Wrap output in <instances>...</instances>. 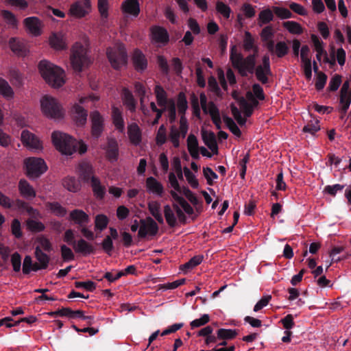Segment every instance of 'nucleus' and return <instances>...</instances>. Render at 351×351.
I'll use <instances>...</instances> for the list:
<instances>
[{
    "label": "nucleus",
    "mask_w": 351,
    "mask_h": 351,
    "mask_svg": "<svg viewBox=\"0 0 351 351\" xmlns=\"http://www.w3.org/2000/svg\"><path fill=\"white\" fill-rule=\"evenodd\" d=\"M51 140L55 147L64 155H72L77 150L82 154L87 150V147L84 143L79 142L72 136L59 131L52 133Z\"/></svg>",
    "instance_id": "1"
},
{
    "label": "nucleus",
    "mask_w": 351,
    "mask_h": 351,
    "mask_svg": "<svg viewBox=\"0 0 351 351\" xmlns=\"http://www.w3.org/2000/svg\"><path fill=\"white\" fill-rule=\"evenodd\" d=\"M39 71L47 84L53 87H60L64 84V72L60 67L43 60L38 64Z\"/></svg>",
    "instance_id": "2"
},
{
    "label": "nucleus",
    "mask_w": 351,
    "mask_h": 351,
    "mask_svg": "<svg viewBox=\"0 0 351 351\" xmlns=\"http://www.w3.org/2000/svg\"><path fill=\"white\" fill-rule=\"evenodd\" d=\"M106 56L110 65L115 70L120 69L128 63V53L123 45L108 47Z\"/></svg>",
    "instance_id": "3"
},
{
    "label": "nucleus",
    "mask_w": 351,
    "mask_h": 351,
    "mask_svg": "<svg viewBox=\"0 0 351 351\" xmlns=\"http://www.w3.org/2000/svg\"><path fill=\"white\" fill-rule=\"evenodd\" d=\"M43 114L51 119H61L64 117V110L56 99L45 95L40 100Z\"/></svg>",
    "instance_id": "4"
},
{
    "label": "nucleus",
    "mask_w": 351,
    "mask_h": 351,
    "mask_svg": "<svg viewBox=\"0 0 351 351\" xmlns=\"http://www.w3.org/2000/svg\"><path fill=\"white\" fill-rule=\"evenodd\" d=\"M70 59L72 67L76 72H81L84 67L90 63L85 48L78 43L73 45Z\"/></svg>",
    "instance_id": "5"
},
{
    "label": "nucleus",
    "mask_w": 351,
    "mask_h": 351,
    "mask_svg": "<svg viewBox=\"0 0 351 351\" xmlns=\"http://www.w3.org/2000/svg\"><path fill=\"white\" fill-rule=\"evenodd\" d=\"M27 175L29 178H37L47 170V166L41 158L30 157L25 160Z\"/></svg>",
    "instance_id": "6"
},
{
    "label": "nucleus",
    "mask_w": 351,
    "mask_h": 351,
    "mask_svg": "<svg viewBox=\"0 0 351 351\" xmlns=\"http://www.w3.org/2000/svg\"><path fill=\"white\" fill-rule=\"evenodd\" d=\"M311 38L314 45L315 49L317 51V60L320 61L322 56H324V62L328 63L330 67L334 66L336 64L335 48H331L330 58H329L326 51L323 47V42L315 34H312Z\"/></svg>",
    "instance_id": "7"
},
{
    "label": "nucleus",
    "mask_w": 351,
    "mask_h": 351,
    "mask_svg": "<svg viewBox=\"0 0 351 351\" xmlns=\"http://www.w3.org/2000/svg\"><path fill=\"white\" fill-rule=\"evenodd\" d=\"M90 0H77L73 2L69 10V14L76 19H82L91 11Z\"/></svg>",
    "instance_id": "8"
},
{
    "label": "nucleus",
    "mask_w": 351,
    "mask_h": 351,
    "mask_svg": "<svg viewBox=\"0 0 351 351\" xmlns=\"http://www.w3.org/2000/svg\"><path fill=\"white\" fill-rule=\"evenodd\" d=\"M262 64L255 67L254 72L257 80L263 84H266L269 82L268 75H271L270 67V60L268 55H264L262 58Z\"/></svg>",
    "instance_id": "9"
},
{
    "label": "nucleus",
    "mask_w": 351,
    "mask_h": 351,
    "mask_svg": "<svg viewBox=\"0 0 351 351\" xmlns=\"http://www.w3.org/2000/svg\"><path fill=\"white\" fill-rule=\"evenodd\" d=\"M152 40L155 43L166 45L169 41V34L167 30L161 26L154 25L150 28Z\"/></svg>",
    "instance_id": "10"
},
{
    "label": "nucleus",
    "mask_w": 351,
    "mask_h": 351,
    "mask_svg": "<svg viewBox=\"0 0 351 351\" xmlns=\"http://www.w3.org/2000/svg\"><path fill=\"white\" fill-rule=\"evenodd\" d=\"M300 58L304 64V73L306 78L310 80L312 77V62L310 55V48L308 45H303L301 48Z\"/></svg>",
    "instance_id": "11"
},
{
    "label": "nucleus",
    "mask_w": 351,
    "mask_h": 351,
    "mask_svg": "<svg viewBox=\"0 0 351 351\" xmlns=\"http://www.w3.org/2000/svg\"><path fill=\"white\" fill-rule=\"evenodd\" d=\"M106 151V157L111 162H116L119 157V145L117 140L108 138L106 145L103 147Z\"/></svg>",
    "instance_id": "12"
},
{
    "label": "nucleus",
    "mask_w": 351,
    "mask_h": 351,
    "mask_svg": "<svg viewBox=\"0 0 351 351\" xmlns=\"http://www.w3.org/2000/svg\"><path fill=\"white\" fill-rule=\"evenodd\" d=\"M110 235L106 236L104 239L100 243L103 250L109 256L111 255L114 250L113 240H116L119 237V233L115 228H109Z\"/></svg>",
    "instance_id": "13"
},
{
    "label": "nucleus",
    "mask_w": 351,
    "mask_h": 351,
    "mask_svg": "<svg viewBox=\"0 0 351 351\" xmlns=\"http://www.w3.org/2000/svg\"><path fill=\"white\" fill-rule=\"evenodd\" d=\"M92 121V135L95 138H99L104 130V119L97 111L93 112L90 114Z\"/></svg>",
    "instance_id": "14"
},
{
    "label": "nucleus",
    "mask_w": 351,
    "mask_h": 351,
    "mask_svg": "<svg viewBox=\"0 0 351 351\" xmlns=\"http://www.w3.org/2000/svg\"><path fill=\"white\" fill-rule=\"evenodd\" d=\"M121 99L123 105L132 113L136 110L137 101L134 97L132 93L128 88H123L121 90Z\"/></svg>",
    "instance_id": "15"
},
{
    "label": "nucleus",
    "mask_w": 351,
    "mask_h": 351,
    "mask_svg": "<svg viewBox=\"0 0 351 351\" xmlns=\"http://www.w3.org/2000/svg\"><path fill=\"white\" fill-rule=\"evenodd\" d=\"M9 46L10 49L18 56H26L29 51L25 42L17 38H11L9 40Z\"/></svg>",
    "instance_id": "16"
},
{
    "label": "nucleus",
    "mask_w": 351,
    "mask_h": 351,
    "mask_svg": "<svg viewBox=\"0 0 351 351\" xmlns=\"http://www.w3.org/2000/svg\"><path fill=\"white\" fill-rule=\"evenodd\" d=\"M21 141L23 145L33 149H40L41 143L40 140L28 130H23L21 132Z\"/></svg>",
    "instance_id": "17"
},
{
    "label": "nucleus",
    "mask_w": 351,
    "mask_h": 351,
    "mask_svg": "<svg viewBox=\"0 0 351 351\" xmlns=\"http://www.w3.org/2000/svg\"><path fill=\"white\" fill-rule=\"evenodd\" d=\"M69 219L80 228L86 226L90 221V217L84 210L75 209L69 214Z\"/></svg>",
    "instance_id": "18"
},
{
    "label": "nucleus",
    "mask_w": 351,
    "mask_h": 351,
    "mask_svg": "<svg viewBox=\"0 0 351 351\" xmlns=\"http://www.w3.org/2000/svg\"><path fill=\"white\" fill-rule=\"evenodd\" d=\"M202 137L204 144L214 154L218 153V145L215 134L212 131L202 130Z\"/></svg>",
    "instance_id": "19"
},
{
    "label": "nucleus",
    "mask_w": 351,
    "mask_h": 351,
    "mask_svg": "<svg viewBox=\"0 0 351 351\" xmlns=\"http://www.w3.org/2000/svg\"><path fill=\"white\" fill-rule=\"evenodd\" d=\"M18 188L21 195L27 199H32L36 195L34 189L25 179L19 180Z\"/></svg>",
    "instance_id": "20"
},
{
    "label": "nucleus",
    "mask_w": 351,
    "mask_h": 351,
    "mask_svg": "<svg viewBox=\"0 0 351 351\" xmlns=\"http://www.w3.org/2000/svg\"><path fill=\"white\" fill-rule=\"evenodd\" d=\"M230 59L232 62L233 67L237 69L239 73L242 77H246V74L242 68L244 58L241 53H238L235 51L234 47H233L230 50Z\"/></svg>",
    "instance_id": "21"
},
{
    "label": "nucleus",
    "mask_w": 351,
    "mask_h": 351,
    "mask_svg": "<svg viewBox=\"0 0 351 351\" xmlns=\"http://www.w3.org/2000/svg\"><path fill=\"white\" fill-rule=\"evenodd\" d=\"M132 62L137 71H143L147 66V60L145 55L138 49L134 51L132 55Z\"/></svg>",
    "instance_id": "22"
},
{
    "label": "nucleus",
    "mask_w": 351,
    "mask_h": 351,
    "mask_svg": "<svg viewBox=\"0 0 351 351\" xmlns=\"http://www.w3.org/2000/svg\"><path fill=\"white\" fill-rule=\"evenodd\" d=\"M146 188L148 191L156 194L159 197H162L164 194V187L161 182L155 178L150 176L146 179Z\"/></svg>",
    "instance_id": "23"
},
{
    "label": "nucleus",
    "mask_w": 351,
    "mask_h": 351,
    "mask_svg": "<svg viewBox=\"0 0 351 351\" xmlns=\"http://www.w3.org/2000/svg\"><path fill=\"white\" fill-rule=\"evenodd\" d=\"M111 117L115 128L121 133L124 132L125 123L121 110L119 108L113 106L112 107Z\"/></svg>",
    "instance_id": "24"
},
{
    "label": "nucleus",
    "mask_w": 351,
    "mask_h": 351,
    "mask_svg": "<svg viewBox=\"0 0 351 351\" xmlns=\"http://www.w3.org/2000/svg\"><path fill=\"white\" fill-rule=\"evenodd\" d=\"M80 178L84 182H91V178L94 173L92 165L86 162H82L78 165Z\"/></svg>",
    "instance_id": "25"
},
{
    "label": "nucleus",
    "mask_w": 351,
    "mask_h": 351,
    "mask_svg": "<svg viewBox=\"0 0 351 351\" xmlns=\"http://www.w3.org/2000/svg\"><path fill=\"white\" fill-rule=\"evenodd\" d=\"M258 55V47H255V51L254 53L250 54L243 61L242 68L246 74V77L248 73L252 74L254 72L256 67V58Z\"/></svg>",
    "instance_id": "26"
},
{
    "label": "nucleus",
    "mask_w": 351,
    "mask_h": 351,
    "mask_svg": "<svg viewBox=\"0 0 351 351\" xmlns=\"http://www.w3.org/2000/svg\"><path fill=\"white\" fill-rule=\"evenodd\" d=\"M73 249L76 253L82 254L84 256L95 252L94 247L84 239H79L74 245Z\"/></svg>",
    "instance_id": "27"
},
{
    "label": "nucleus",
    "mask_w": 351,
    "mask_h": 351,
    "mask_svg": "<svg viewBox=\"0 0 351 351\" xmlns=\"http://www.w3.org/2000/svg\"><path fill=\"white\" fill-rule=\"evenodd\" d=\"M24 24L29 32L34 36H39L41 34L40 22L36 17H27L24 20Z\"/></svg>",
    "instance_id": "28"
},
{
    "label": "nucleus",
    "mask_w": 351,
    "mask_h": 351,
    "mask_svg": "<svg viewBox=\"0 0 351 351\" xmlns=\"http://www.w3.org/2000/svg\"><path fill=\"white\" fill-rule=\"evenodd\" d=\"M123 12L137 16L140 13V6L138 0H125L122 3Z\"/></svg>",
    "instance_id": "29"
},
{
    "label": "nucleus",
    "mask_w": 351,
    "mask_h": 351,
    "mask_svg": "<svg viewBox=\"0 0 351 351\" xmlns=\"http://www.w3.org/2000/svg\"><path fill=\"white\" fill-rule=\"evenodd\" d=\"M154 93L156 95V101L161 108H167L169 104V99L167 97V93L160 85H156L154 88Z\"/></svg>",
    "instance_id": "30"
},
{
    "label": "nucleus",
    "mask_w": 351,
    "mask_h": 351,
    "mask_svg": "<svg viewBox=\"0 0 351 351\" xmlns=\"http://www.w3.org/2000/svg\"><path fill=\"white\" fill-rule=\"evenodd\" d=\"M90 184L96 197L99 199H103L106 194V188L101 184L99 179L95 176H93L91 178Z\"/></svg>",
    "instance_id": "31"
},
{
    "label": "nucleus",
    "mask_w": 351,
    "mask_h": 351,
    "mask_svg": "<svg viewBox=\"0 0 351 351\" xmlns=\"http://www.w3.org/2000/svg\"><path fill=\"white\" fill-rule=\"evenodd\" d=\"M208 106L209 112L208 113L210 115L213 123L215 124L216 128L220 130L221 128V120L219 110L213 101H210Z\"/></svg>",
    "instance_id": "32"
},
{
    "label": "nucleus",
    "mask_w": 351,
    "mask_h": 351,
    "mask_svg": "<svg viewBox=\"0 0 351 351\" xmlns=\"http://www.w3.org/2000/svg\"><path fill=\"white\" fill-rule=\"evenodd\" d=\"M128 136L130 141L134 144L138 145L141 141V135L140 128L135 123L130 124L128 126Z\"/></svg>",
    "instance_id": "33"
},
{
    "label": "nucleus",
    "mask_w": 351,
    "mask_h": 351,
    "mask_svg": "<svg viewBox=\"0 0 351 351\" xmlns=\"http://www.w3.org/2000/svg\"><path fill=\"white\" fill-rule=\"evenodd\" d=\"M148 209L151 215L159 223L162 224L164 219L160 213V204L157 201H152L148 203Z\"/></svg>",
    "instance_id": "34"
},
{
    "label": "nucleus",
    "mask_w": 351,
    "mask_h": 351,
    "mask_svg": "<svg viewBox=\"0 0 351 351\" xmlns=\"http://www.w3.org/2000/svg\"><path fill=\"white\" fill-rule=\"evenodd\" d=\"M62 184L65 189L73 193L80 191L81 189L80 181L73 176L65 178L62 181Z\"/></svg>",
    "instance_id": "35"
},
{
    "label": "nucleus",
    "mask_w": 351,
    "mask_h": 351,
    "mask_svg": "<svg viewBox=\"0 0 351 351\" xmlns=\"http://www.w3.org/2000/svg\"><path fill=\"white\" fill-rule=\"evenodd\" d=\"M75 114L77 123L80 125L85 124L87 119V111L80 104H75L73 107Z\"/></svg>",
    "instance_id": "36"
},
{
    "label": "nucleus",
    "mask_w": 351,
    "mask_h": 351,
    "mask_svg": "<svg viewBox=\"0 0 351 351\" xmlns=\"http://www.w3.org/2000/svg\"><path fill=\"white\" fill-rule=\"evenodd\" d=\"M34 254L36 260L42 265L43 268L47 269L50 261V257L40 249V246L35 247Z\"/></svg>",
    "instance_id": "37"
},
{
    "label": "nucleus",
    "mask_w": 351,
    "mask_h": 351,
    "mask_svg": "<svg viewBox=\"0 0 351 351\" xmlns=\"http://www.w3.org/2000/svg\"><path fill=\"white\" fill-rule=\"evenodd\" d=\"M46 206L52 213L58 217H62L66 214V209L57 202H47Z\"/></svg>",
    "instance_id": "38"
},
{
    "label": "nucleus",
    "mask_w": 351,
    "mask_h": 351,
    "mask_svg": "<svg viewBox=\"0 0 351 351\" xmlns=\"http://www.w3.org/2000/svg\"><path fill=\"white\" fill-rule=\"evenodd\" d=\"M274 14L269 8L262 10L258 14L259 26L268 24L274 20Z\"/></svg>",
    "instance_id": "39"
},
{
    "label": "nucleus",
    "mask_w": 351,
    "mask_h": 351,
    "mask_svg": "<svg viewBox=\"0 0 351 351\" xmlns=\"http://www.w3.org/2000/svg\"><path fill=\"white\" fill-rule=\"evenodd\" d=\"M217 335H218L219 339L231 340L237 336L238 330L233 329L219 328L217 331Z\"/></svg>",
    "instance_id": "40"
},
{
    "label": "nucleus",
    "mask_w": 351,
    "mask_h": 351,
    "mask_svg": "<svg viewBox=\"0 0 351 351\" xmlns=\"http://www.w3.org/2000/svg\"><path fill=\"white\" fill-rule=\"evenodd\" d=\"M339 102L341 104L340 112L344 115L347 112L351 103V93H340Z\"/></svg>",
    "instance_id": "41"
},
{
    "label": "nucleus",
    "mask_w": 351,
    "mask_h": 351,
    "mask_svg": "<svg viewBox=\"0 0 351 351\" xmlns=\"http://www.w3.org/2000/svg\"><path fill=\"white\" fill-rule=\"evenodd\" d=\"M109 223L108 217L104 214L97 215L95 217V228L99 231L105 230Z\"/></svg>",
    "instance_id": "42"
},
{
    "label": "nucleus",
    "mask_w": 351,
    "mask_h": 351,
    "mask_svg": "<svg viewBox=\"0 0 351 351\" xmlns=\"http://www.w3.org/2000/svg\"><path fill=\"white\" fill-rule=\"evenodd\" d=\"M164 215L167 224L174 228L177 225V219L169 205H165L164 206Z\"/></svg>",
    "instance_id": "43"
},
{
    "label": "nucleus",
    "mask_w": 351,
    "mask_h": 351,
    "mask_svg": "<svg viewBox=\"0 0 351 351\" xmlns=\"http://www.w3.org/2000/svg\"><path fill=\"white\" fill-rule=\"evenodd\" d=\"M177 106L179 114L181 116H185L186 111L188 109V102L183 92L179 93L178 95Z\"/></svg>",
    "instance_id": "44"
},
{
    "label": "nucleus",
    "mask_w": 351,
    "mask_h": 351,
    "mask_svg": "<svg viewBox=\"0 0 351 351\" xmlns=\"http://www.w3.org/2000/svg\"><path fill=\"white\" fill-rule=\"evenodd\" d=\"M291 34H301L303 32L302 26L297 22L293 21H285L282 24Z\"/></svg>",
    "instance_id": "45"
},
{
    "label": "nucleus",
    "mask_w": 351,
    "mask_h": 351,
    "mask_svg": "<svg viewBox=\"0 0 351 351\" xmlns=\"http://www.w3.org/2000/svg\"><path fill=\"white\" fill-rule=\"evenodd\" d=\"M0 94L5 97L10 98L14 95V92L8 82L0 77Z\"/></svg>",
    "instance_id": "46"
},
{
    "label": "nucleus",
    "mask_w": 351,
    "mask_h": 351,
    "mask_svg": "<svg viewBox=\"0 0 351 351\" xmlns=\"http://www.w3.org/2000/svg\"><path fill=\"white\" fill-rule=\"evenodd\" d=\"M182 134L176 125H171L170 128L169 138L175 148L180 147V137Z\"/></svg>",
    "instance_id": "47"
},
{
    "label": "nucleus",
    "mask_w": 351,
    "mask_h": 351,
    "mask_svg": "<svg viewBox=\"0 0 351 351\" xmlns=\"http://www.w3.org/2000/svg\"><path fill=\"white\" fill-rule=\"evenodd\" d=\"M216 10L226 19H228L230 18V14L232 12L230 6L220 1H218L216 3Z\"/></svg>",
    "instance_id": "48"
},
{
    "label": "nucleus",
    "mask_w": 351,
    "mask_h": 351,
    "mask_svg": "<svg viewBox=\"0 0 351 351\" xmlns=\"http://www.w3.org/2000/svg\"><path fill=\"white\" fill-rule=\"evenodd\" d=\"M210 322V316L208 314H204L200 318L195 319L190 322L191 329L205 326Z\"/></svg>",
    "instance_id": "49"
},
{
    "label": "nucleus",
    "mask_w": 351,
    "mask_h": 351,
    "mask_svg": "<svg viewBox=\"0 0 351 351\" xmlns=\"http://www.w3.org/2000/svg\"><path fill=\"white\" fill-rule=\"evenodd\" d=\"M49 43L51 47L57 49L61 50L65 48L64 43L62 38L58 36L56 34H53L49 38Z\"/></svg>",
    "instance_id": "50"
},
{
    "label": "nucleus",
    "mask_w": 351,
    "mask_h": 351,
    "mask_svg": "<svg viewBox=\"0 0 351 351\" xmlns=\"http://www.w3.org/2000/svg\"><path fill=\"white\" fill-rule=\"evenodd\" d=\"M27 228L32 232H40L45 230V225L38 221L28 219L27 221Z\"/></svg>",
    "instance_id": "51"
},
{
    "label": "nucleus",
    "mask_w": 351,
    "mask_h": 351,
    "mask_svg": "<svg viewBox=\"0 0 351 351\" xmlns=\"http://www.w3.org/2000/svg\"><path fill=\"white\" fill-rule=\"evenodd\" d=\"M36 241L38 243V246H40L43 251L50 252L53 250L52 244L47 238L42 236L37 238Z\"/></svg>",
    "instance_id": "52"
},
{
    "label": "nucleus",
    "mask_w": 351,
    "mask_h": 351,
    "mask_svg": "<svg viewBox=\"0 0 351 351\" xmlns=\"http://www.w3.org/2000/svg\"><path fill=\"white\" fill-rule=\"evenodd\" d=\"M186 282L185 278L178 279L172 282H168L166 284L158 285V289L167 290V289H174L178 288V287L184 285Z\"/></svg>",
    "instance_id": "53"
},
{
    "label": "nucleus",
    "mask_w": 351,
    "mask_h": 351,
    "mask_svg": "<svg viewBox=\"0 0 351 351\" xmlns=\"http://www.w3.org/2000/svg\"><path fill=\"white\" fill-rule=\"evenodd\" d=\"M167 110L168 111L169 122L171 123H174L176 120V107L173 99H169V104L167 106Z\"/></svg>",
    "instance_id": "54"
},
{
    "label": "nucleus",
    "mask_w": 351,
    "mask_h": 351,
    "mask_svg": "<svg viewBox=\"0 0 351 351\" xmlns=\"http://www.w3.org/2000/svg\"><path fill=\"white\" fill-rule=\"evenodd\" d=\"M274 12L280 19H287L292 17V13L285 8L273 7Z\"/></svg>",
    "instance_id": "55"
},
{
    "label": "nucleus",
    "mask_w": 351,
    "mask_h": 351,
    "mask_svg": "<svg viewBox=\"0 0 351 351\" xmlns=\"http://www.w3.org/2000/svg\"><path fill=\"white\" fill-rule=\"evenodd\" d=\"M184 173L188 182L191 186V187L193 189H197L199 186V182L195 175L186 167L184 168Z\"/></svg>",
    "instance_id": "56"
},
{
    "label": "nucleus",
    "mask_w": 351,
    "mask_h": 351,
    "mask_svg": "<svg viewBox=\"0 0 351 351\" xmlns=\"http://www.w3.org/2000/svg\"><path fill=\"white\" fill-rule=\"evenodd\" d=\"M275 52L278 58H282L289 52V47L284 41L278 42L275 47Z\"/></svg>",
    "instance_id": "57"
},
{
    "label": "nucleus",
    "mask_w": 351,
    "mask_h": 351,
    "mask_svg": "<svg viewBox=\"0 0 351 351\" xmlns=\"http://www.w3.org/2000/svg\"><path fill=\"white\" fill-rule=\"evenodd\" d=\"M341 76L339 74H335L330 80L328 90L331 92L337 90L341 84Z\"/></svg>",
    "instance_id": "58"
},
{
    "label": "nucleus",
    "mask_w": 351,
    "mask_h": 351,
    "mask_svg": "<svg viewBox=\"0 0 351 351\" xmlns=\"http://www.w3.org/2000/svg\"><path fill=\"white\" fill-rule=\"evenodd\" d=\"M254 40L251 34L249 32H246L245 34V38L243 40V48L245 51H250L254 50L255 51Z\"/></svg>",
    "instance_id": "59"
},
{
    "label": "nucleus",
    "mask_w": 351,
    "mask_h": 351,
    "mask_svg": "<svg viewBox=\"0 0 351 351\" xmlns=\"http://www.w3.org/2000/svg\"><path fill=\"white\" fill-rule=\"evenodd\" d=\"M12 234L17 239H20L23 236L21 230V224L18 219H14L11 223Z\"/></svg>",
    "instance_id": "60"
},
{
    "label": "nucleus",
    "mask_w": 351,
    "mask_h": 351,
    "mask_svg": "<svg viewBox=\"0 0 351 351\" xmlns=\"http://www.w3.org/2000/svg\"><path fill=\"white\" fill-rule=\"evenodd\" d=\"M320 130V126L319 125V121H310L306 125L302 131L305 133H310L312 135H314L317 131Z\"/></svg>",
    "instance_id": "61"
},
{
    "label": "nucleus",
    "mask_w": 351,
    "mask_h": 351,
    "mask_svg": "<svg viewBox=\"0 0 351 351\" xmlns=\"http://www.w3.org/2000/svg\"><path fill=\"white\" fill-rule=\"evenodd\" d=\"M239 104L243 110L245 117H250L253 113V106L243 97L239 99Z\"/></svg>",
    "instance_id": "62"
},
{
    "label": "nucleus",
    "mask_w": 351,
    "mask_h": 351,
    "mask_svg": "<svg viewBox=\"0 0 351 351\" xmlns=\"http://www.w3.org/2000/svg\"><path fill=\"white\" fill-rule=\"evenodd\" d=\"M156 144L158 145H162L167 141L166 128L164 125H161L156 134Z\"/></svg>",
    "instance_id": "63"
},
{
    "label": "nucleus",
    "mask_w": 351,
    "mask_h": 351,
    "mask_svg": "<svg viewBox=\"0 0 351 351\" xmlns=\"http://www.w3.org/2000/svg\"><path fill=\"white\" fill-rule=\"evenodd\" d=\"M0 206L3 208L11 209L14 207V200L0 191Z\"/></svg>",
    "instance_id": "64"
}]
</instances>
